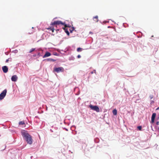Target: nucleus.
I'll return each mask as SVG.
<instances>
[{
    "instance_id": "nucleus-1",
    "label": "nucleus",
    "mask_w": 159,
    "mask_h": 159,
    "mask_svg": "<svg viewBox=\"0 0 159 159\" xmlns=\"http://www.w3.org/2000/svg\"><path fill=\"white\" fill-rule=\"evenodd\" d=\"M21 135L27 143L31 144L33 143V139L32 137L28 133L27 131L23 130L21 131Z\"/></svg>"
},
{
    "instance_id": "nucleus-2",
    "label": "nucleus",
    "mask_w": 159,
    "mask_h": 159,
    "mask_svg": "<svg viewBox=\"0 0 159 159\" xmlns=\"http://www.w3.org/2000/svg\"><path fill=\"white\" fill-rule=\"evenodd\" d=\"M51 24L52 25H64L65 27H63V28L65 30V32L67 34V35H69V31L66 28V27H67V25L65 24L64 23H63L60 20L55 21H54Z\"/></svg>"
},
{
    "instance_id": "nucleus-3",
    "label": "nucleus",
    "mask_w": 159,
    "mask_h": 159,
    "mask_svg": "<svg viewBox=\"0 0 159 159\" xmlns=\"http://www.w3.org/2000/svg\"><path fill=\"white\" fill-rule=\"evenodd\" d=\"M89 107L91 110L96 111V112H98L100 111V109L97 106H93L92 105H90L89 106Z\"/></svg>"
},
{
    "instance_id": "nucleus-4",
    "label": "nucleus",
    "mask_w": 159,
    "mask_h": 159,
    "mask_svg": "<svg viewBox=\"0 0 159 159\" xmlns=\"http://www.w3.org/2000/svg\"><path fill=\"white\" fill-rule=\"evenodd\" d=\"M7 92V90L5 89L0 94V100L3 99L6 95Z\"/></svg>"
},
{
    "instance_id": "nucleus-5",
    "label": "nucleus",
    "mask_w": 159,
    "mask_h": 159,
    "mask_svg": "<svg viewBox=\"0 0 159 159\" xmlns=\"http://www.w3.org/2000/svg\"><path fill=\"white\" fill-rule=\"evenodd\" d=\"M54 71H56L57 73L60 72H63L64 69L62 67H59L58 68H55L54 69Z\"/></svg>"
},
{
    "instance_id": "nucleus-6",
    "label": "nucleus",
    "mask_w": 159,
    "mask_h": 159,
    "mask_svg": "<svg viewBox=\"0 0 159 159\" xmlns=\"http://www.w3.org/2000/svg\"><path fill=\"white\" fill-rule=\"evenodd\" d=\"M17 79L18 77L16 75L12 76L11 78V80L14 82L16 81L17 80Z\"/></svg>"
},
{
    "instance_id": "nucleus-7",
    "label": "nucleus",
    "mask_w": 159,
    "mask_h": 159,
    "mask_svg": "<svg viewBox=\"0 0 159 159\" xmlns=\"http://www.w3.org/2000/svg\"><path fill=\"white\" fill-rule=\"evenodd\" d=\"M2 70L3 72L6 73L8 71V68L7 66H4L2 67Z\"/></svg>"
},
{
    "instance_id": "nucleus-8",
    "label": "nucleus",
    "mask_w": 159,
    "mask_h": 159,
    "mask_svg": "<svg viewBox=\"0 0 159 159\" xmlns=\"http://www.w3.org/2000/svg\"><path fill=\"white\" fill-rule=\"evenodd\" d=\"M156 116V113H153L152 114V118H151V122H152L153 123L154 121V120Z\"/></svg>"
},
{
    "instance_id": "nucleus-9",
    "label": "nucleus",
    "mask_w": 159,
    "mask_h": 159,
    "mask_svg": "<svg viewBox=\"0 0 159 159\" xmlns=\"http://www.w3.org/2000/svg\"><path fill=\"white\" fill-rule=\"evenodd\" d=\"M51 55V54L49 52H47L43 57V58H45Z\"/></svg>"
},
{
    "instance_id": "nucleus-10",
    "label": "nucleus",
    "mask_w": 159,
    "mask_h": 159,
    "mask_svg": "<svg viewBox=\"0 0 159 159\" xmlns=\"http://www.w3.org/2000/svg\"><path fill=\"white\" fill-rule=\"evenodd\" d=\"M98 17L97 16H96L93 17V19L95 21V22H97L98 21Z\"/></svg>"
},
{
    "instance_id": "nucleus-11",
    "label": "nucleus",
    "mask_w": 159,
    "mask_h": 159,
    "mask_svg": "<svg viewBox=\"0 0 159 159\" xmlns=\"http://www.w3.org/2000/svg\"><path fill=\"white\" fill-rule=\"evenodd\" d=\"M47 61H56V60L52 59V58H48L46 59Z\"/></svg>"
},
{
    "instance_id": "nucleus-12",
    "label": "nucleus",
    "mask_w": 159,
    "mask_h": 159,
    "mask_svg": "<svg viewBox=\"0 0 159 159\" xmlns=\"http://www.w3.org/2000/svg\"><path fill=\"white\" fill-rule=\"evenodd\" d=\"M112 113L114 115H116L117 114V111L115 109L113 110Z\"/></svg>"
},
{
    "instance_id": "nucleus-13",
    "label": "nucleus",
    "mask_w": 159,
    "mask_h": 159,
    "mask_svg": "<svg viewBox=\"0 0 159 159\" xmlns=\"http://www.w3.org/2000/svg\"><path fill=\"white\" fill-rule=\"evenodd\" d=\"M82 49L80 48H77V51L78 52H81L82 51Z\"/></svg>"
},
{
    "instance_id": "nucleus-14",
    "label": "nucleus",
    "mask_w": 159,
    "mask_h": 159,
    "mask_svg": "<svg viewBox=\"0 0 159 159\" xmlns=\"http://www.w3.org/2000/svg\"><path fill=\"white\" fill-rule=\"evenodd\" d=\"M19 125H23L25 124L24 121H21L19 122Z\"/></svg>"
},
{
    "instance_id": "nucleus-15",
    "label": "nucleus",
    "mask_w": 159,
    "mask_h": 159,
    "mask_svg": "<svg viewBox=\"0 0 159 159\" xmlns=\"http://www.w3.org/2000/svg\"><path fill=\"white\" fill-rule=\"evenodd\" d=\"M47 29L48 30L51 29V30L52 31V32H54V29L53 28H52V27H50L49 28H48Z\"/></svg>"
},
{
    "instance_id": "nucleus-16",
    "label": "nucleus",
    "mask_w": 159,
    "mask_h": 159,
    "mask_svg": "<svg viewBox=\"0 0 159 159\" xmlns=\"http://www.w3.org/2000/svg\"><path fill=\"white\" fill-rule=\"evenodd\" d=\"M35 50V48H33L31 49L30 51L29 52H30V53L31 52H33Z\"/></svg>"
},
{
    "instance_id": "nucleus-17",
    "label": "nucleus",
    "mask_w": 159,
    "mask_h": 159,
    "mask_svg": "<svg viewBox=\"0 0 159 159\" xmlns=\"http://www.w3.org/2000/svg\"><path fill=\"white\" fill-rule=\"evenodd\" d=\"M137 128L139 130H141L142 129V127L141 126L137 127Z\"/></svg>"
},
{
    "instance_id": "nucleus-18",
    "label": "nucleus",
    "mask_w": 159,
    "mask_h": 159,
    "mask_svg": "<svg viewBox=\"0 0 159 159\" xmlns=\"http://www.w3.org/2000/svg\"><path fill=\"white\" fill-rule=\"evenodd\" d=\"M149 97L151 99H152V98L153 97V95H150V96H149Z\"/></svg>"
},
{
    "instance_id": "nucleus-19",
    "label": "nucleus",
    "mask_w": 159,
    "mask_h": 159,
    "mask_svg": "<svg viewBox=\"0 0 159 159\" xmlns=\"http://www.w3.org/2000/svg\"><path fill=\"white\" fill-rule=\"evenodd\" d=\"M77 57L78 58H80L81 57V56L80 55H78V56H77Z\"/></svg>"
},
{
    "instance_id": "nucleus-20",
    "label": "nucleus",
    "mask_w": 159,
    "mask_h": 159,
    "mask_svg": "<svg viewBox=\"0 0 159 159\" xmlns=\"http://www.w3.org/2000/svg\"><path fill=\"white\" fill-rule=\"evenodd\" d=\"M156 125H159V121H157L156 122Z\"/></svg>"
},
{
    "instance_id": "nucleus-21",
    "label": "nucleus",
    "mask_w": 159,
    "mask_h": 159,
    "mask_svg": "<svg viewBox=\"0 0 159 159\" xmlns=\"http://www.w3.org/2000/svg\"><path fill=\"white\" fill-rule=\"evenodd\" d=\"M9 59H7V60H6V62H7L9 61Z\"/></svg>"
},
{
    "instance_id": "nucleus-22",
    "label": "nucleus",
    "mask_w": 159,
    "mask_h": 159,
    "mask_svg": "<svg viewBox=\"0 0 159 159\" xmlns=\"http://www.w3.org/2000/svg\"><path fill=\"white\" fill-rule=\"evenodd\" d=\"M72 30H70V32L71 33H72V31L73 30H74V28H72Z\"/></svg>"
},
{
    "instance_id": "nucleus-23",
    "label": "nucleus",
    "mask_w": 159,
    "mask_h": 159,
    "mask_svg": "<svg viewBox=\"0 0 159 159\" xmlns=\"http://www.w3.org/2000/svg\"><path fill=\"white\" fill-rule=\"evenodd\" d=\"M159 107H157L156 109V110H159Z\"/></svg>"
},
{
    "instance_id": "nucleus-24",
    "label": "nucleus",
    "mask_w": 159,
    "mask_h": 159,
    "mask_svg": "<svg viewBox=\"0 0 159 159\" xmlns=\"http://www.w3.org/2000/svg\"><path fill=\"white\" fill-rule=\"evenodd\" d=\"M91 73L92 74H93V72H91Z\"/></svg>"
},
{
    "instance_id": "nucleus-25",
    "label": "nucleus",
    "mask_w": 159,
    "mask_h": 159,
    "mask_svg": "<svg viewBox=\"0 0 159 159\" xmlns=\"http://www.w3.org/2000/svg\"><path fill=\"white\" fill-rule=\"evenodd\" d=\"M32 33H33V32H31L30 34H32Z\"/></svg>"
}]
</instances>
